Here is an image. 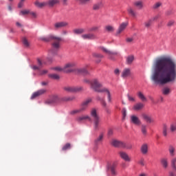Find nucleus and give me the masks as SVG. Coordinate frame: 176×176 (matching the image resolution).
<instances>
[{
    "label": "nucleus",
    "instance_id": "1",
    "mask_svg": "<svg viewBox=\"0 0 176 176\" xmlns=\"http://www.w3.org/2000/svg\"><path fill=\"white\" fill-rule=\"evenodd\" d=\"M151 79L157 86H166L176 80V62L171 56L157 58L153 65Z\"/></svg>",
    "mask_w": 176,
    "mask_h": 176
},
{
    "label": "nucleus",
    "instance_id": "2",
    "mask_svg": "<svg viewBox=\"0 0 176 176\" xmlns=\"http://www.w3.org/2000/svg\"><path fill=\"white\" fill-rule=\"evenodd\" d=\"M40 40L43 41V42H50V41H54L52 44V48L50 50V52L54 56H56L57 54V52H58V50H60V47H61L60 42L62 41V38L60 36L50 34L46 37H41Z\"/></svg>",
    "mask_w": 176,
    "mask_h": 176
},
{
    "label": "nucleus",
    "instance_id": "3",
    "mask_svg": "<svg viewBox=\"0 0 176 176\" xmlns=\"http://www.w3.org/2000/svg\"><path fill=\"white\" fill-rule=\"evenodd\" d=\"M91 116L94 122V130H95V131L100 130V126H101V118L98 113H97V110H96V109H91Z\"/></svg>",
    "mask_w": 176,
    "mask_h": 176
},
{
    "label": "nucleus",
    "instance_id": "4",
    "mask_svg": "<svg viewBox=\"0 0 176 176\" xmlns=\"http://www.w3.org/2000/svg\"><path fill=\"white\" fill-rule=\"evenodd\" d=\"M168 133H170L171 134L176 133V122H171L169 125V129L167 124H163L162 134L164 137H167V135H168Z\"/></svg>",
    "mask_w": 176,
    "mask_h": 176
},
{
    "label": "nucleus",
    "instance_id": "5",
    "mask_svg": "<svg viewBox=\"0 0 176 176\" xmlns=\"http://www.w3.org/2000/svg\"><path fill=\"white\" fill-rule=\"evenodd\" d=\"M72 100H75V97H69V98H59L58 96L54 95L50 99L45 101V104H57V102H60V101H72Z\"/></svg>",
    "mask_w": 176,
    "mask_h": 176
},
{
    "label": "nucleus",
    "instance_id": "6",
    "mask_svg": "<svg viewBox=\"0 0 176 176\" xmlns=\"http://www.w3.org/2000/svg\"><path fill=\"white\" fill-rule=\"evenodd\" d=\"M102 83L98 80V79L95 78L91 82V89L97 93H102Z\"/></svg>",
    "mask_w": 176,
    "mask_h": 176
},
{
    "label": "nucleus",
    "instance_id": "7",
    "mask_svg": "<svg viewBox=\"0 0 176 176\" xmlns=\"http://www.w3.org/2000/svg\"><path fill=\"white\" fill-rule=\"evenodd\" d=\"M76 66V63L75 62H69L66 63L64 67V72L65 74H71L72 72L75 73L76 69L75 67Z\"/></svg>",
    "mask_w": 176,
    "mask_h": 176
},
{
    "label": "nucleus",
    "instance_id": "8",
    "mask_svg": "<svg viewBox=\"0 0 176 176\" xmlns=\"http://www.w3.org/2000/svg\"><path fill=\"white\" fill-rule=\"evenodd\" d=\"M64 90L68 93H77V91L83 90V88L82 87H65Z\"/></svg>",
    "mask_w": 176,
    "mask_h": 176
},
{
    "label": "nucleus",
    "instance_id": "9",
    "mask_svg": "<svg viewBox=\"0 0 176 176\" xmlns=\"http://www.w3.org/2000/svg\"><path fill=\"white\" fill-rule=\"evenodd\" d=\"M102 52L106 53V54H108L109 60H115V56L118 54V52H113L112 51H110L109 50H107V48L102 47H101Z\"/></svg>",
    "mask_w": 176,
    "mask_h": 176
},
{
    "label": "nucleus",
    "instance_id": "10",
    "mask_svg": "<svg viewBox=\"0 0 176 176\" xmlns=\"http://www.w3.org/2000/svg\"><path fill=\"white\" fill-rule=\"evenodd\" d=\"M74 74H76L77 75H88L89 71H87V66L81 68H76Z\"/></svg>",
    "mask_w": 176,
    "mask_h": 176
},
{
    "label": "nucleus",
    "instance_id": "11",
    "mask_svg": "<svg viewBox=\"0 0 176 176\" xmlns=\"http://www.w3.org/2000/svg\"><path fill=\"white\" fill-rule=\"evenodd\" d=\"M69 23L67 21H59L54 24V30H60V28H64V27H68Z\"/></svg>",
    "mask_w": 176,
    "mask_h": 176
},
{
    "label": "nucleus",
    "instance_id": "12",
    "mask_svg": "<svg viewBox=\"0 0 176 176\" xmlns=\"http://www.w3.org/2000/svg\"><path fill=\"white\" fill-rule=\"evenodd\" d=\"M81 38L84 41H94L96 39V34L93 33L83 34L81 35Z\"/></svg>",
    "mask_w": 176,
    "mask_h": 176
},
{
    "label": "nucleus",
    "instance_id": "13",
    "mask_svg": "<svg viewBox=\"0 0 176 176\" xmlns=\"http://www.w3.org/2000/svg\"><path fill=\"white\" fill-rule=\"evenodd\" d=\"M46 94V89H39L34 93L32 94L31 96V100H34V98H36L38 97H41V96H43V94Z\"/></svg>",
    "mask_w": 176,
    "mask_h": 176
},
{
    "label": "nucleus",
    "instance_id": "14",
    "mask_svg": "<svg viewBox=\"0 0 176 176\" xmlns=\"http://www.w3.org/2000/svg\"><path fill=\"white\" fill-rule=\"evenodd\" d=\"M111 145L115 148H126V144L122 141L113 140L111 141Z\"/></svg>",
    "mask_w": 176,
    "mask_h": 176
},
{
    "label": "nucleus",
    "instance_id": "15",
    "mask_svg": "<svg viewBox=\"0 0 176 176\" xmlns=\"http://www.w3.org/2000/svg\"><path fill=\"white\" fill-rule=\"evenodd\" d=\"M130 120H131V123H133V124H135V126H140L141 124V120L135 115L131 116Z\"/></svg>",
    "mask_w": 176,
    "mask_h": 176
},
{
    "label": "nucleus",
    "instance_id": "16",
    "mask_svg": "<svg viewBox=\"0 0 176 176\" xmlns=\"http://www.w3.org/2000/svg\"><path fill=\"white\" fill-rule=\"evenodd\" d=\"M133 6H135V8H137V9H139V10L144 9V8L145 7V4L143 0L135 1L133 3Z\"/></svg>",
    "mask_w": 176,
    "mask_h": 176
},
{
    "label": "nucleus",
    "instance_id": "17",
    "mask_svg": "<svg viewBox=\"0 0 176 176\" xmlns=\"http://www.w3.org/2000/svg\"><path fill=\"white\" fill-rule=\"evenodd\" d=\"M119 155L121 159L124 160L125 162H131V158L129 156V154L124 151H120Z\"/></svg>",
    "mask_w": 176,
    "mask_h": 176
},
{
    "label": "nucleus",
    "instance_id": "18",
    "mask_svg": "<svg viewBox=\"0 0 176 176\" xmlns=\"http://www.w3.org/2000/svg\"><path fill=\"white\" fill-rule=\"evenodd\" d=\"M129 25V22H123L121 23L118 28V30L117 31V35H119L120 34H122L124 30H126V28Z\"/></svg>",
    "mask_w": 176,
    "mask_h": 176
},
{
    "label": "nucleus",
    "instance_id": "19",
    "mask_svg": "<svg viewBox=\"0 0 176 176\" xmlns=\"http://www.w3.org/2000/svg\"><path fill=\"white\" fill-rule=\"evenodd\" d=\"M142 118L144 120L146 123H153L155 120L152 117L149 116L148 114L142 113Z\"/></svg>",
    "mask_w": 176,
    "mask_h": 176
},
{
    "label": "nucleus",
    "instance_id": "20",
    "mask_svg": "<svg viewBox=\"0 0 176 176\" xmlns=\"http://www.w3.org/2000/svg\"><path fill=\"white\" fill-rule=\"evenodd\" d=\"M90 102H91V99L89 98L85 100L81 105V111H86L87 107H89V104H90Z\"/></svg>",
    "mask_w": 176,
    "mask_h": 176
},
{
    "label": "nucleus",
    "instance_id": "21",
    "mask_svg": "<svg viewBox=\"0 0 176 176\" xmlns=\"http://www.w3.org/2000/svg\"><path fill=\"white\" fill-rule=\"evenodd\" d=\"M128 14L131 16V17H133V19H135L137 17V12L134 10V9L132 7H129L127 8Z\"/></svg>",
    "mask_w": 176,
    "mask_h": 176
},
{
    "label": "nucleus",
    "instance_id": "22",
    "mask_svg": "<svg viewBox=\"0 0 176 176\" xmlns=\"http://www.w3.org/2000/svg\"><path fill=\"white\" fill-rule=\"evenodd\" d=\"M131 76V69L129 68H125L122 72V78H129V76Z\"/></svg>",
    "mask_w": 176,
    "mask_h": 176
},
{
    "label": "nucleus",
    "instance_id": "23",
    "mask_svg": "<svg viewBox=\"0 0 176 176\" xmlns=\"http://www.w3.org/2000/svg\"><path fill=\"white\" fill-rule=\"evenodd\" d=\"M102 8H104V3L102 1H99L94 4L93 10H100V9H102Z\"/></svg>",
    "mask_w": 176,
    "mask_h": 176
},
{
    "label": "nucleus",
    "instance_id": "24",
    "mask_svg": "<svg viewBox=\"0 0 176 176\" xmlns=\"http://www.w3.org/2000/svg\"><path fill=\"white\" fill-rule=\"evenodd\" d=\"M102 93H106L107 96V100L109 102H112V96L111 95V91L107 88H102Z\"/></svg>",
    "mask_w": 176,
    "mask_h": 176
},
{
    "label": "nucleus",
    "instance_id": "25",
    "mask_svg": "<svg viewBox=\"0 0 176 176\" xmlns=\"http://www.w3.org/2000/svg\"><path fill=\"white\" fill-rule=\"evenodd\" d=\"M37 63H38V66L36 65H34L32 67V69L36 70V69H41V68H42L44 65L45 62H42V60L41 59H37Z\"/></svg>",
    "mask_w": 176,
    "mask_h": 176
},
{
    "label": "nucleus",
    "instance_id": "26",
    "mask_svg": "<svg viewBox=\"0 0 176 176\" xmlns=\"http://www.w3.org/2000/svg\"><path fill=\"white\" fill-rule=\"evenodd\" d=\"M60 1L58 0H49L45 2L46 6H49L50 8H53L54 5H56V3H58Z\"/></svg>",
    "mask_w": 176,
    "mask_h": 176
},
{
    "label": "nucleus",
    "instance_id": "27",
    "mask_svg": "<svg viewBox=\"0 0 176 176\" xmlns=\"http://www.w3.org/2000/svg\"><path fill=\"white\" fill-rule=\"evenodd\" d=\"M141 132L144 137H146L148 135V126L145 124H142Z\"/></svg>",
    "mask_w": 176,
    "mask_h": 176
},
{
    "label": "nucleus",
    "instance_id": "28",
    "mask_svg": "<svg viewBox=\"0 0 176 176\" xmlns=\"http://www.w3.org/2000/svg\"><path fill=\"white\" fill-rule=\"evenodd\" d=\"M161 164L164 168H167L168 167V158L164 157L161 159Z\"/></svg>",
    "mask_w": 176,
    "mask_h": 176
},
{
    "label": "nucleus",
    "instance_id": "29",
    "mask_svg": "<svg viewBox=\"0 0 176 176\" xmlns=\"http://www.w3.org/2000/svg\"><path fill=\"white\" fill-rule=\"evenodd\" d=\"M87 119H90V117L89 116H82L76 118V122L80 123L82 122H85V120H87Z\"/></svg>",
    "mask_w": 176,
    "mask_h": 176
},
{
    "label": "nucleus",
    "instance_id": "30",
    "mask_svg": "<svg viewBox=\"0 0 176 176\" xmlns=\"http://www.w3.org/2000/svg\"><path fill=\"white\" fill-rule=\"evenodd\" d=\"M168 152L170 156L174 157L175 156V146L173 145H170L168 147Z\"/></svg>",
    "mask_w": 176,
    "mask_h": 176
},
{
    "label": "nucleus",
    "instance_id": "31",
    "mask_svg": "<svg viewBox=\"0 0 176 176\" xmlns=\"http://www.w3.org/2000/svg\"><path fill=\"white\" fill-rule=\"evenodd\" d=\"M133 61H134V55H129L126 57V63L128 65H131Z\"/></svg>",
    "mask_w": 176,
    "mask_h": 176
},
{
    "label": "nucleus",
    "instance_id": "32",
    "mask_svg": "<svg viewBox=\"0 0 176 176\" xmlns=\"http://www.w3.org/2000/svg\"><path fill=\"white\" fill-rule=\"evenodd\" d=\"M102 140H104V133H100L94 141L96 145H98L100 142H102Z\"/></svg>",
    "mask_w": 176,
    "mask_h": 176
},
{
    "label": "nucleus",
    "instance_id": "33",
    "mask_svg": "<svg viewBox=\"0 0 176 176\" xmlns=\"http://www.w3.org/2000/svg\"><path fill=\"white\" fill-rule=\"evenodd\" d=\"M140 151L143 155H146L148 153V144L142 145Z\"/></svg>",
    "mask_w": 176,
    "mask_h": 176
},
{
    "label": "nucleus",
    "instance_id": "34",
    "mask_svg": "<svg viewBox=\"0 0 176 176\" xmlns=\"http://www.w3.org/2000/svg\"><path fill=\"white\" fill-rule=\"evenodd\" d=\"M163 6V3L160 1H157L156 3H155L153 6H152V9H153V10H157L158 9H160L161 8V6Z\"/></svg>",
    "mask_w": 176,
    "mask_h": 176
},
{
    "label": "nucleus",
    "instance_id": "35",
    "mask_svg": "<svg viewBox=\"0 0 176 176\" xmlns=\"http://www.w3.org/2000/svg\"><path fill=\"white\" fill-rule=\"evenodd\" d=\"M85 29L84 28H77V29H74L73 30L74 34H75L76 35H80L82 34H84L85 32Z\"/></svg>",
    "mask_w": 176,
    "mask_h": 176
},
{
    "label": "nucleus",
    "instance_id": "36",
    "mask_svg": "<svg viewBox=\"0 0 176 176\" xmlns=\"http://www.w3.org/2000/svg\"><path fill=\"white\" fill-rule=\"evenodd\" d=\"M153 21L150 19L148 21H145L144 25L146 28H151Z\"/></svg>",
    "mask_w": 176,
    "mask_h": 176
},
{
    "label": "nucleus",
    "instance_id": "37",
    "mask_svg": "<svg viewBox=\"0 0 176 176\" xmlns=\"http://www.w3.org/2000/svg\"><path fill=\"white\" fill-rule=\"evenodd\" d=\"M144 108V104L142 103H138L133 107V109L135 111H140V109H142Z\"/></svg>",
    "mask_w": 176,
    "mask_h": 176
},
{
    "label": "nucleus",
    "instance_id": "38",
    "mask_svg": "<svg viewBox=\"0 0 176 176\" xmlns=\"http://www.w3.org/2000/svg\"><path fill=\"white\" fill-rule=\"evenodd\" d=\"M104 30L107 32H113L115 31V28L112 25H106Z\"/></svg>",
    "mask_w": 176,
    "mask_h": 176
},
{
    "label": "nucleus",
    "instance_id": "39",
    "mask_svg": "<svg viewBox=\"0 0 176 176\" xmlns=\"http://www.w3.org/2000/svg\"><path fill=\"white\" fill-rule=\"evenodd\" d=\"M34 5L36 8H43V6H46V2L41 3L38 1H36Z\"/></svg>",
    "mask_w": 176,
    "mask_h": 176
},
{
    "label": "nucleus",
    "instance_id": "40",
    "mask_svg": "<svg viewBox=\"0 0 176 176\" xmlns=\"http://www.w3.org/2000/svg\"><path fill=\"white\" fill-rule=\"evenodd\" d=\"M138 97L142 100V101H146V97L144 95V94L141 91L138 92Z\"/></svg>",
    "mask_w": 176,
    "mask_h": 176
},
{
    "label": "nucleus",
    "instance_id": "41",
    "mask_svg": "<svg viewBox=\"0 0 176 176\" xmlns=\"http://www.w3.org/2000/svg\"><path fill=\"white\" fill-rule=\"evenodd\" d=\"M171 90L170 88L166 87L162 89V94L164 96H168V94L170 93Z\"/></svg>",
    "mask_w": 176,
    "mask_h": 176
},
{
    "label": "nucleus",
    "instance_id": "42",
    "mask_svg": "<svg viewBox=\"0 0 176 176\" xmlns=\"http://www.w3.org/2000/svg\"><path fill=\"white\" fill-rule=\"evenodd\" d=\"M80 112H83L82 108L80 107L79 109L72 110L69 112L70 115H76V113H80Z\"/></svg>",
    "mask_w": 176,
    "mask_h": 176
},
{
    "label": "nucleus",
    "instance_id": "43",
    "mask_svg": "<svg viewBox=\"0 0 176 176\" xmlns=\"http://www.w3.org/2000/svg\"><path fill=\"white\" fill-rule=\"evenodd\" d=\"M22 42L25 47H30V41H28L27 38L23 37L22 39Z\"/></svg>",
    "mask_w": 176,
    "mask_h": 176
},
{
    "label": "nucleus",
    "instance_id": "44",
    "mask_svg": "<svg viewBox=\"0 0 176 176\" xmlns=\"http://www.w3.org/2000/svg\"><path fill=\"white\" fill-rule=\"evenodd\" d=\"M49 78L51 79H54L55 80H58V79H60V76H58V74H49Z\"/></svg>",
    "mask_w": 176,
    "mask_h": 176
},
{
    "label": "nucleus",
    "instance_id": "45",
    "mask_svg": "<svg viewBox=\"0 0 176 176\" xmlns=\"http://www.w3.org/2000/svg\"><path fill=\"white\" fill-rule=\"evenodd\" d=\"M96 100H98V101H100V102H102L104 107H107V102H105V100L104 98H102L99 96H98L96 97Z\"/></svg>",
    "mask_w": 176,
    "mask_h": 176
},
{
    "label": "nucleus",
    "instance_id": "46",
    "mask_svg": "<svg viewBox=\"0 0 176 176\" xmlns=\"http://www.w3.org/2000/svg\"><path fill=\"white\" fill-rule=\"evenodd\" d=\"M68 149H71V144L69 143H67L62 148V151H68Z\"/></svg>",
    "mask_w": 176,
    "mask_h": 176
},
{
    "label": "nucleus",
    "instance_id": "47",
    "mask_svg": "<svg viewBox=\"0 0 176 176\" xmlns=\"http://www.w3.org/2000/svg\"><path fill=\"white\" fill-rule=\"evenodd\" d=\"M93 57H95V58H103L104 55L99 54V53H94L92 54Z\"/></svg>",
    "mask_w": 176,
    "mask_h": 176
},
{
    "label": "nucleus",
    "instance_id": "48",
    "mask_svg": "<svg viewBox=\"0 0 176 176\" xmlns=\"http://www.w3.org/2000/svg\"><path fill=\"white\" fill-rule=\"evenodd\" d=\"M115 167H116V164H113V165L111 166V171L112 175H116V171L115 170Z\"/></svg>",
    "mask_w": 176,
    "mask_h": 176
},
{
    "label": "nucleus",
    "instance_id": "49",
    "mask_svg": "<svg viewBox=\"0 0 176 176\" xmlns=\"http://www.w3.org/2000/svg\"><path fill=\"white\" fill-rule=\"evenodd\" d=\"M21 16H25V14H30V10H21L19 13Z\"/></svg>",
    "mask_w": 176,
    "mask_h": 176
},
{
    "label": "nucleus",
    "instance_id": "50",
    "mask_svg": "<svg viewBox=\"0 0 176 176\" xmlns=\"http://www.w3.org/2000/svg\"><path fill=\"white\" fill-rule=\"evenodd\" d=\"M54 71H56L57 72H64V67H56L52 68Z\"/></svg>",
    "mask_w": 176,
    "mask_h": 176
},
{
    "label": "nucleus",
    "instance_id": "51",
    "mask_svg": "<svg viewBox=\"0 0 176 176\" xmlns=\"http://www.w3.org/2000/svg\"><path fill=\"white\" fill-rule=\"evenodd\" d=\"M98 26H93L89 29V32H94L95 31H98Z\"/></svg>",
    "mask_w": 176,
    "mask_h": 176
},
{
    "label": "nucleus",
    "instance_id": "52",
    "mask_svg": "<svg viewBox=\"0 0 176 176\" xmlns=\"http://www.w3.org/2000/svg\"><path fill=\"white\" fill-rule=\"evenodd\" d=\"M77 2H79L80 5H86L87 2H90L91 0H76Z\"/></svg>",
    "mask_w": 176,
    "mask_h": 176
},
{
    "label": "nucleus",
    "instance_id": "53",
    "mask_svg": "<svg viewBox=\"0 0 176 176\" xmlns=\"http://www.w3.org/2000/svg\"><path fill=\"white\" fill-rule=\"evenodd\" d=\"M171 165L174 170H176V157L171 160Z\"/></svg>",
    "mask_w": 176,
    "mask_h": 176
},
{
    "label": "nucleus",
    "instance_id": "54",
    "mask_svg": "<svg viewBox=\"0 0 176 176\" xmlns=\"http://www.w3.org/2000/svg\"><path fill=\"white\" fill-rule=\"evenodd\" d=\"M159 19H160V14H157V15H155V16H153V18H151L150 19H151L153 23V21H156L159 20Z\"/></svg>",
    "mask_w": 176,
    "mask_h": 176
},
{
    "label": "nucleus",
    "instance_id": "55",
    "mask_svg": "<svg viewBox=\"0 0 176 176\" xmlns=\"http://www.w3.org/2000/svg\"><path fill=\"white\" fill-rule=\"evenodd\" d=\"M122 116H123V119L126 118V116H127V110H126V108L122 109Z\"/></svg>",
    "mask_w": 176,
    "mask_h": 176
},
{
    "label": "nucleus",
    "instance_id": "56",
    "mask_svg": "<svg viewBox=\"0 0 176 176\" xmlns=\"http://www.w3.org/2000/svg\"><path fill=\"white\" fill-rule=\"evenodd\" d=\"M175 23V21H170L168 23L167 25H168V27H173V25H174Z\"/></svg>",
    "mask_w": 176,
    "mask_h": 176
},
{
    "label": "nucleus",
    "instance_id": "57",
    "mask_svg": "<svg viewBox=\"0 0 176 176\" xmlns=\"http://www.w3.org/2000/svg\"><path fill=\"white\" fill-rule=\"evenodd\" d=\"M126 41L128 43H131V42H133V41H134V38L133 37L126 38Z\"/></svg>",
    "mask_w": 176,
    "mask_h": 176
},
{
    "label": "nucleus",
    "instance_id": "58",
    "mask_svg": "<svg viewBox=\"0 0 176 176\" xmlns=\"http://www.w3.org/2000/svg\"><path fill=\"white\" fill-rule=\"evenodd\" d=\"M166 16H170V14H173V10H169L165 12Z\"/></svg>",
    "mask_w": 176,
    "mask_h": 176
},
{
    "label": "nucleus",
    "instance_id": "59",
    "mask_svg": "<svg viewBox=\"0 0 176 176\" xmlns=\"http://www.w3.org/2000/svg\"><path fill=\"white\" fill-rule=\"evenodd\" d=\"M84 83H88V85H90V86H91V81H90V80L88 79H84L83 80Z\"/></svg>",
    "mask_w": 176,
    "mask_h": 176
},
{
    "label": "nucleus",
    "instance_id": "60",
    "mask_svg": "<svg viewBox=\"0 0 176 176\" xmlns=\"http://www.w3.org/2000/svg\"><path fill=\"white\" fill-rule=\"evenodd\" d=\"M68 1L69 0H62V3L63 6H67L68 5Z\"/></svg>",
    "mask_w": 176,
    "mask_h": 176
},
{
    "label": "nucleus",
    "instance_id": "61",
    "mask_svg": "<svg viewBox=\"0 0 176 176\" xmlns=\"http://www.w3.org/2000/svg\"><path fill=\"white\" fill-rule=\"evenodd\" d=\"M128 97V100L129 101H135V100L134 99V98L131 97L129 94L127 95Z\"/></svg>",
    "mask_w": 176,
    "mask_h": 176
},
{
    "label": "nucleus",
    "instance_id": "62",
    "mask_svg": "<svg viewBox=\"0 0 176 176\" xmlns=\"http://www.w3.org/2000/svg\"><path fill=\"white\" fill-rule=\"evenodd\" d=\"M47 74V70H42L40 72V75H46Z\"/></svg>",
    "mask_w": 176,
    "mask_h": 176
},
{
    "label": "nucleus",
    "instance_id": "63",
    "mask_svg": "<svg viewBox=\"0 0 176 176\" xmlns=\"http://www.w3.org/2000/svg\"><path fill=\"white\" fill-rule=\"evenodd\" d=\"M24 6V3L23 1H20L18 4V8H23Z\"/></svg>",
    "mask_w": 176,
    "mask_h": 176
},
{
    "label": "nucleus",
    "instance_id": "64",
    "mask_svg": "<svg viewBox=\"0 0 176 176\" xmlns=\"http://www.w3.org/2000/svg\"><path fill=\"white\" fill-rule=\"evenodd\" d=\"M30 14H31V16H32V17H34L36 18V12H30Z\"/></svg>",
    "mask_w": 176,
    "mask_h": 176
}]
</instances>
